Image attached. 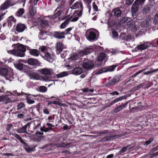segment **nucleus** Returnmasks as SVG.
Listing matches in <instances>:
<instances>
[{"label": "nucleus", "instance_id": "f257e3e1", "mask_svg": "<svg viewBox=\"0 0 158 158\" xmlns=\"http://www.w3.org/2000/svg\"><path fill=\"white\" fill-rule=\"evenodd\" d=\"M17 49L7 51L8 53L11 54L14 56L23 57L25 55L24 52L26 51V49L24 46L22 44H20L17 47Z\"/></svg>", "mask_w": 158, "mask_h": 158}, {"label": "nucleus", "instance_id": "f03ea898", "mask_svg": "<svg viewBox=\"0 0 158 158\" xmlns=\"http://www.w3.org/2000/svg\"><path fill=\"white\" fill-rule=\"evenodd\" d=\"M86 37L87 39L90 41H93L98 39L96 33L90 30L87 31L86 32Z\"/></svg>", "mask_w": 158, "mask_h": 158}, {"label": "nucleus", "instance_id": "7ed1b4c3", "mask_svg": "<svg viewBox=\"0 0 158 158\" xmlns=\"http://www.w3.org/2000/svg\"><path fill=\"white\" fill-rule=\"evenodd\" d=\"M94 66V62L91 60H84L82 64V67L84 69L89 70L92 69Z\"/></svg>", "mask_w": 158, "mask_h": 158}, {"label": "nucleus", "instance_id": "20e7f679", "mask_svg": "<svg viewBox=\"0 0 158 158\" xmlns=\"http://www.w3.org/2000/svg\"><path fill=\"white\" fill-rule=\"evenodd\" d=\"M150 44H151L150 42H146L143 44H142L137 45L135 48V50L136 51L138 50L142 51L143 50H145L148 48V45Z\"/></svg>", "mask_w": 158, "mask_h": 158}, {"label": "nucleus", "instance_id": "39448f33", "mask_svg": "<svg viewBox=\"0 0 158 158\" xmlns=\"http://www.w3.org/2000/svg\"><path fill=\"white\" fill-rule=\"evenodd\" d=\"M116 134H114L112 132H110L109 133L110 136L105 137L103 138L102 139L101 141L102 142L109 141L114 139L118 138L120 137L118 135H116Z\"/></svg>", "mask_w": 158, "mask_h": 158}, {"label": "nucleus", "instance_id": "423d86ee", "mask_svg": "<svg viewBox=\"0 0 158 158\" xmlns=\"http://www.w3.org/2000/svg\"><path fill=\"white\" fill-rule=\"evenodd\" d=\"M82 15V13L81 11L79 12L78 11H76L74 14L69 19H70V21L75 22L77 21L79 17H81Z\"/></svg>", "mask_w": 158, "mask_h": 158}, {"label": "nucleus", "instance_id": "0eeeda50", "mask_svg": "<svg viewBox=\"0 0 158 158\" xmlns=\"http://www.w3.org/2000/svg\"><path fill=\"white\" fill-rule=\"evenodd\" d=\"M13 6L10 1L6 0L4 3H2L0 6V10H7L10 6Z\"/></svg>", "mask_w": 158, "mask_h": 158}, {"label": "nucleus", "instance_id": "6e6552de", "mask_svg": "<svg viewBox=\"0 0 158 158\" xmlns=\"http://www.w3.org/2000/svg\"><path fill=\"white\" fill-rule=\"evenodd\" d=\"M67 34H65L64 31H55L53 33V36L56 39H62L65 38V35Z\"/></svg>", "mask_w": 158, "mask_h": 158}, {"label": "nucleus", "instance_id": "1a4fd4ad", "mask_svg": "<svg viewBox=\"0 0 158 158\" xmlns=\"http://www.w3.org/2000/svg\"><path fill=\"white\" fill-rule=\"evenodd\" d=\"M54 54L53 53H51L48 52H45L44 55L43 56V57H44L49 62H52L54 58Z\"/></svg>", "mask_w": 158, "mask_h": 158}, {"label": "nucleus", "instance_id": "9d476101", "mask_svg": "<svg viewBox=\"0 0 158 158\" xmlns=\"http://www.w3.org/2000/svg\"><path fill=\"white\" fill-rule=\"evenodd\" d=\"M30 124L31 123H28L21 128L17 129L16 130L17 132L19 133H25L29 134L27 131L26 129L27 127L28 126L30 127Z\"/></svg>", "mask_w": 158, "mask_h": 158}, {"label": "nucleus", "instance_id": "9b49d317", "mask_svg": "<svg viewBox=\"0 0 158 158\" xmlns=\"http://www.w3.org/2000/svg\"><path fill=\"white\" fill-rule=\"evenodd\" d=\"M14 75L13 70L11 69H10L4 77L6 80L11 81H13L14 79Z\"/></svg>", "mask_w": 158, "mask_h": 158}, {"label": "nucleus", "instance_id": "f8f14e48", "mask_svg": "<svg viewBox=\"0 0 158 158\" xmlns=\"http://www.w3.org/2000/svg\"><path fill=\"white\" fill-rule=\"evenodd\" d=\"M64 48V46L62 42H57L56 45V52L57 54H59Z\"/></svg>", "mask_w": 158, "mask_h": 158}, {"label": "nucleus", "instance_id": "ddd939ff", "mask_svg": "<svg viewBox=\"0 0 158 158\" xmlns=\"http://www.w3.org/2000/svg\"><path fill=\"white\" fill-rule=\"evenodd\" d=\"M26 28L27 27L25 24L19 23L17 24L16 27V30L18 32H23Z\"/></svg>", "mask_w": 158, "mask_h": 158}, {"label": "nucleus", "instance_id": "4468645a", "mask_svg": "<svg viewBox=\"0 0 158 158\" xmlns=\"http://www.w3.org/2000/svg\"><path fill=\"white\" fill-rule=\"evenodd\" d=\"M39 71L42 75H49L51 74L52 71L50 69L46 68L39 69Z\"/></svg>", "mask_w": 158, "mask_h": 158}, {"label": "nucleus", "instance_id": "2eb2a0df", "mask_svg": "<svg viewBox=\"0 0 158 158\" xmlns=\"http://www.w3.org/2000/svg\"><path fill=\"white\" fill-rule=\"evenodd\" d=\"M73 9H80V11L82 12L83 7L82 3L80 2H78L75 3L71 7Z\"/></svg>", "mask_w": 158, "mask_h": 158}, {"label": "nucleus", "instance_id": "dca6fc26", "mask_svg": "<svg viewBox=\"0 0 158 158\" xmlns=\"http://www.w3.org/2000/svg\"><path fill=\"white\" fill-rule=\"evenodd\" d=\"M92 51V50L91 48H87L80 51L79 52V53L81 56H82L84 55L89 54Z\"/></svg>", "mask_w": 158, "mask_h": 158}, {"label": "nucleus", "instance_id": "f3484780", "mask_svg": "<svg viewBox=\"0 0 158 158\" xmlns=\"http://www.w3.org/2000/svg\"><path fill=\"white\" fill-rule=\"evenodd\" d=\"M83 71V69L82 68L77 67L75 68L71 71V73L77 75L81 74Z\"/></svg>", "mask_w": 158, "mask_h": 158}, {"label": "nucleus", "instance_id": "a211bd4d", "mask_svg": "<svg viewBox=\"0 0 158 158\" xmlns=\"http://www.w3.org/2000/svg\"><path fill=\"white\" fill-rule=\"evenodd\" d=\"M132 36L131 35H127L124 33L121 34L120 38L122 40L129 41L131 40L132 39Z\"/></svg>", "mask_w": 158, "mask_h": 158}, {"label": "nucleus", "instance_id": "6ab92c4d", "mask_svg": "<svg viewBox=\"0 0 158 158\" xmlns=\"http://www.w3.org/2000/svg\"><path fill=\"white\" fill-rule=\"evenodd\" d=\"M11 101L7 95L0 96V102H3L5 104H6L8 103L11 102Z\"/></svg>", "mask_w": 158, "mask_h": 158}, {"label": "nucleus", "instance_id": "aec40b11", "mask_svg": "<svg viewBox=\"0 0 158 158\" xmlns=\"http://www.w3.org/2000/svg\"><path fill=\"white\" fill-rule=\"evenodd\" d=\"M29 53L31 55L36 57L38 56L40 54L39 51L36 49H30Z\"/></svg>", "mask_w": 158, "mask_h": 158}, {"label": "nucleus", "instance_id": "412c9836", "mask_svg": "<svg viewBox=\"0 0 158 158\" xmlns=\"http://www.w3.org/2000/svg\"><path fill=\"white\" fill-rule=\"evenodd\" d=\"M108 58V56L106 54H105L103 52H102L99 54V62L101 61H102L103 60L105 61L103 63V64H104L105 63V61ZM100 64L99 63V65Z\"/></svg>", "mask_w": 158, "mask_h": 158}, {"label": "nucleus", "instance_id": "4be33fe9", "mask_svg": "<svg viewBox=\"0 0 158 158\" xmlns=\"http://www.w3.org/2000/svg\"><path fill=\"white\" fill-rule=\"evenodd\" d=\"M22 144L24 145V149L28 153H30L31 152L34 151V148L31 147L27 143L24 142Z\"/></svg>", "mask_w": 158, "mask_h": 158}, {"label": "nucleus", "instance_id": "5701e85b", "mask_svg": "<svg viewBox=\"0 0 158 158\" xmlns=\"http://www.w3.org/2000/svg\"><path fill=\"white\" fill-rule=\"evenodd\" d=\"M30 78L31 79L35 80H39L40 79V76L39 75L35 73L31 72L29 74Z\"/></svg>", "mask_w": 158, "mask_h": 158}, {"label": "nucleus", "instance_id": "b1692460", "mask_svg": "<svg viewBox=\"0 0 158 158\" xmlns=\"http://www.w3.org/2000/svg\"><path fill=\"white\" fill-rule=\"evenodd\" d=\"M151 23V18H148L147 20H145L141 22V25L143 27H148Z\"/></svg>", "mask_w": 158, "mask_h": 158}, {"label": "nucleus", "instance_id": "393cba45", "mask_svg": "<svg viewBox=\"0 0 158 158\" xmlns=\"http://www.w3.org/2000/svg\"><path fill=\"white\" fill-rule=\"evenodd\" d=\"M27 62L29 65H35L38 63L37 60L33 58L29 59Z\"/></svg>", "mask_w": 158, "mask_h": 158}, {"label": "nucleus", "instance_id": "a878e982", "mask_svg": "<svg viewBox=\"0 0 158 158\" xmlns=\"http://www.w3.org/2000/svg\"><path fill=\"white\" fill-rule=\"evenodd\" d=\"M120 79V77L119 76H115L110 81L109 84L111 85H114Z\"/></svg>", "mask_w": 158, "mask_h": 158}, {"label": "nucleus", "instance_id": "bb28decb", "mask_svg": "<svg viewBox=\"0 0 158 158\" xmlns=\"http://www.w3.org/2000/svg\"><path fill=\"white\" fill-rule=\"evenodd\" d=\"M127 102L124 104H122L116 107L114 109V111L115 113H117L121 110L124 108H125L126 106L127 105Z\"/></svg>", "mask_w": 158, "mask_h": 158}, {"label": "nucleus", "instance_id": "cd10ccee", "mask_svg": "<svg viewBox=\"0 0 158 158\" xmlns=\"http://www.w3.org/2000/svg\"><path fill=\"white\" fill-rule=\"evenodd\" d=\"M10 69L6 68H0V75L1 76L4 77L6 74Z\"/></svg>", "mask_w": 158, "mask_h": 158}, {"label": "nucleus", "instance_id": "c85d7f7f", "mask_svg": "<svg viewBox=\"0 0 158 158\" xmlns=\"http://www.w3.org/2000/svg\"><path fill=\"white\" fill-rule=\"evenodd\" d=\"M16 21V19L13 16H11L8 18L7 23L10 26L12 25L13 23H15Z\"/></svg>", "mask_w": 158, "mask_h": 158}, {"label": "nucleus", "instance_id": "c756f323", "mask_svg": "<svg viewBox=\"0 0 158 158\" xmlns=\"http://www.w3.org/2000/svg\"><path fill=\"white\" fill-rule=\"evenodd\" d=\"M114 15L117 17H119L122 13L121 10L118 8H116L113 11Z\"/></svg>", "mask_w": 158, "mask_h": 158}, {"label": "nucleus", "instance_id": "7c9ffc66", "mask_svg": "<svg viewBox=\"0 0 158 158\" xmlns=\"http://www.w3.org/2000/svg\"><path fill=\"white\" fill-rule=\"evenodd\" d=\"M15 67L20 70H22L23 69V64L19 62H16L14 63Z\"/></svg>", "mask_w": 158, "mask_h": 158}, {"label": "nucleus", "instance_id": "2f4dec72", "mask_svg": "<svg viewBox=\"0 0 158 158\" xmlns=\"http://www.w3.org/2000/svg\"><path fill=\"white\" fill-rule=\"evenodd\" d=\"M104 52L108 53L109 54H110L111 55H114L117 53L116 50L113 49H110V50L106 49Z\"/></svg>", "mask_w": 158, "mask_h": 158}, {"label": "nucleus", "instance_id": "473e14b6", "mask_svg": "<svg viewBox=\"0 0 158 158\" xmlns=\"http://www.w3.org/2000/svg\"><path fill=\"white\" fill-rule=\"evenodd\" d=\"M151 6L149 5L145 6L143 9V12L144 13L148 14L150 11Z\"/></svg>", "mask_w": 158, "mask_h": 158}, {"label": "nucleus", "instance_id": "72a5a7b5", "mask_svg": "<svg viewBox=\"0 0 158 158\" xmlns=\"http://www.w3.org/2000/svg\"><path fill=\"white\" fill-rule=\"evenodd\" d=\"M47 90V88L44 86H40L38 87V91L42 92L44 93L46 92Z\"/></svg>", "mask_w": 158, "mask_h": 158}, {"label": "nucleus", "instance_id": "f704fd0d", "mask_svg": "<svg viewBox=\"0 0 158 158\" xmlns=\"http://www.w3.org/2000/svg\"><path fill=\"white\" fill-rule=\"evenodd\" d=\"M68 74L67 72L64 71L57 74L56 76L57 78H60L66 76Z\"/></svg>", "mask_w": 158, "mask_h": 158}, {"label": "nucleus", "instance_id": "c9c22d12", "mask_svg": "<svg viewBox=\"0 0 158 158\" xmlns=\"http://www.w3.org/2000/svg\"><path fill=\"white\" fill-rule=\"evenodd\" d=\"M24 10L23 8H20L16 12V15L17 16H21L24 13Z\"/></svg>", "mask_w": 158, "mask_h": 158}, {"label": "nucleus", "instance_id": "e433bc0d", "mask_svg": "<svg viewBox=\"0 0 158 158\" xmlns=\"http://www.w3.org/2000/svg\"><path fill=\"white\" fill-rule=\"evenodd\" d=\"M139 6L136 3H134L133 4V6L131 8L132 11L134 12H137L139 9Z\"/></svg>", "mask_w": 158, "mask_h": 158}, {"label": "nucleus", "instance_id": "4c0bfd02", "mask_svg": "<svg viewBox=\"0 0 158 158\" xmlns=\"http://www.w3.org/2000/svg\"><path fill=\"white\" fill-rule=\"evenodd\" d=\"M70 22L69 19H67L62 23L60 26V27L61 28H64Z\"/></svg>", "mask_w": 158, "mask_h": 158}, {"label": "nucleus", "instance_id": "58836bf2", "mask_svg": "<svg viewBox=\"0 0 158 158\" xmlns=\"http://www.w3.org/2000/svg\"><path fill=\"white\" fill-rule=\"evenodd\" d=\"M13 135L16 138L18 139L22 143H23L24 142L21 137L19 135L15 133L13 134Z\"/></svg>", "mask_w": 158, "mask_h": 158}, {"label": "nucleus", "instance_id": "ea45409f", "mask_svg": "<svg viewBox=\"0 0 158 158\" xmlns=\"http://www.w3.org/2000/svg\"><path fill=\"white\" fill-rule=\"evenodd\" d=\"M117 67V65H113L112 66H110L109 67L107 68V72H112L114 71L115 68Z\"/></svg>", "mask_w": 158, "mask_h": 158}, {"label": "nucleus", "instance_id": "a19ab883", "mask_svg": "<svg viewBox=\"0 0 158 158\" xmlns=\"http://www.w3.org/2000/svg\"><path fill=\"white\" fill-rule=\"evenodd\" d=\"M71 144L70 143H58L57 144V146L58 147H63L65 148L69 146V145Z\"/></svg>", "mask_w": 158, "mask_h": 158}, {"label": "nucleus", "instance_id": "79ce46f5", "mask_svg": "<svg viewBox=\"0 0 158 158\" xmlns=\"http://www.w3.org/2000/svg\"><path fill=\"white\" fill-rule=\"evenodd\" d=\"M65 5V2H64L61 1L59 5V6L56 9V10L58 9L62 10L64 8Z\"/></svg>", "mask_w": 158, "mask_h": 158}, {"label": "nucleus", "instance_id": "37998d69", "mask_svg": "<svg viewBox=\"0 0 158 158\" xmlns=\"http://www.w3.org/2000/svg\"><path fill=\"white\" fill-rule=\"evenodd\" d=\"M39 50H40L41 51L44 53V54H45V52H48L47 47L45 46H43L40 47L39 48Z\"/></svg>", "mask_w": 158, "mask_h": 158}, {"label": "nucleus", "instance_id": "c03bdc74", "mask_svg": "<svg viewBox=\"0 0 158 158\" xmlns=\"http://www.w3.org/2000/svg\"><path fill=\"white\" fill-rule=\"evenodd\" d=\"M36 10L35 6L32 7L30 10V13L31 16H33L36 13Z\"/></svg>", "mask_w": 158, "mask_h": 158}, {"label": "nucleus", "instance_id": "a18cd8bd", "mask_svg": "<svg viewBox=\"0 0 158 158\" xmlns=\"http://www.w3.org/2000/svg\"><path fill=\"white\" fill-rule=\"evenodd\" d=\"M130 148L129 146H127L126 147H123L122 149L119 151V153L121 154L122 153L124 152L127 151Z\"/></svg>", "mask_w": 158, "mask_h": 158}, {"label": "nucleus", "instance_id": "49530a36", "mask_svg": "<svg viewBox=\"0 0 158 158\" xmlns=\"http://www.w3.org/2000/svg\"><path fill=\"white\" fill-rule=\"evenodd\" d=\"M41 80L44 81H49L51 80V79L49 77L47 76H41Z\"/></svg>", "mask_w": 158, "mask_h": 158}, {"label": "nucleus", "instance_id": "de8ad7c7", "mask_svg": "<svg viewBox=\"0 0 158 158\" xmlns=\"http://www.w3.org/2000/svg\"><path fill=\"white\" fill-rule=\"evenodd\" d=\"M145 0H136L135 1L134 3H136L139 6L140 5H142L144 2Z\"/></svg>", "mask_w": 158, "mask_h": 158}, {"label": "nucleus", "instance_id": "09e8293b", "mask_svg": "<svg viewBox=\"0 0 158 158\" xmlns=\"http://www.w3.org/2000/svg\"><path fill=\"white\" fill-rule=\"evenodd\" d=\"M158 71V68L155 69H152V70L150 71H147L144 73V75H148L150 73H155Z\"/></svg>", "mask_w": 158, "mask_h": 158}, {"label": "nucleus", "instance_id": "8fccbe9b", "mask_svg": "<svg viewBox=\"0 0 158 158\" xmlns=\"http://www.w3.org/2000/svg\"><path fill=\"white\" fill-rule=\"evenodd\" d=\"M151 43V44L154 47H156V45L158 46V38L153 40Z\"/></svg>", "mask_w": 158, "mask_h": 158}, {"label": "nucleus", "instance_id": "3c124183", "mask_svg": "<svg viewBox=\"0 0 158 158\" xmlns=\"http://www.w3.org/2000/svg\"><path fill=\"white\" fill-rule=\"evenodd\" d=\"M82 90V91L84 92H93L94 91V89H89V88L88 87L83 89Z\"/></svg>", "mask_w": 158, "mask_h": 158}, {"label": "nucleus", "instance_id": "603ef678", "mask_svg": "<svg viewBox=\"0 0 158 158\" xmlns=\"http://www.w3.org/2000/svg\"><path fill=\"white\" fill-rule=\"evenodd\" d=\"M70 59L72 60H76L78 58V55L77 54H73L70 57Z\"/></svg>", "mask_w": 158, "mask_h": 158}, {"label": "nucleus", "instance_id": "864d4df0", "mask_svg": "<svg viewBox=\"0 0 158 158\" xmlns=\"http://www.w3.org/2000/svg\"><path fill=\"white\" fill-rule=\"evenodd\" d=\"M26 99L27 102L30 104H33L35 102V101L31 100L29 97H27Z\"/></svg>", "mask_w": 158, "mask_h": 158}, {"label": "nucleus", "instance_id": "5fc2aeb1", "mask_svg": "<svg viewBox=\"0 0 158 158\" xmlns=\"http://www.w3.org/2000/svg\"><path fill=\"white\" fill-rule=\"evenodd\" d=\"M25 107L24 104L22 102H20L18 105L17 109L19 110Z\"/></svg>", "mask_w": 158, "mask_h": 158}, {"label": "nucleus", "instance_id": "6e6d98bb", "mask_svg": "<svg viewBox=\"0 0 158 158\" xmlns=\"http://www.w3.org/2000/svg\"><path fill=\"white\" fill-rule=\"evenodd\" d=\"M153 23L156 25H158V14L156 15L155 16Z\"/></svg>", "mask_w": 158, "mask_h": 158}, {"label": "nucleus", "instance_id": "4d7b16f0", "mask_svg": "<svg viewBox=\"0 0 158 158\" xmlns=\"http://www.w3.org/2000/svg\"><path fill=\"white\" fill-rule=\"evenodd\" d=\"M107 72V69L106 68L104 67L99 69V74L102 73Z\"/></svg>", "mask_w": 158, "mask_h": 158}, {"label": "nucleus", "instance_id": "13d9d810", "mask_svg": "<svg viewBox=\"0 0 158 158\" xmlns=\"http://www.w3.org/2000/svg\"><path fill=\"white\" fill-rule=\"evenodd\" d=\"M113 37L114 38L117 39L118 38V35L117 32L115 31H113L112 32Z\"/></svg>", "mask_w": 158, "mask_h": 158}, {"label": "nucleus", "instance_id": "bf43d9fd", "mask_svg": "<svg viewBox=\"0 0 158 158\" xmlns=\"http://www.w3.org/2000/svg\"><path fill=\"white\" fill-rule=\"evenodd\" d=\"M52 103L53 104L58 105L60 106H63V104L62 103L57 101H52Z\"/></svg>", "mask_w": 158, "mask_h": 158}, {"label": "nucleus", "instance_id": "052dcab7", "mask_svg": "<svg viewBox=\"0 0 158 158\" xmlns=\"http://www.w3.org/2000/svg\"><path fill=\"white\" fill-rule=\"evenodd\" d=\"M153 140V139L152 138H150L149 139L145 142V144L148 145L150 144L151 142Z\"/></svg>", "mask_w": 158, "mask_h": 158}, {"label": "nucleus", "instance_id": "680f3d73", "mask_svg": "<svg viewBox=\"0 0 158 158\" xmlns=\"http://www.w3.org/2000/svg\"><path fill=\"white\" fill-rule=\"evenodd\" d=\"M123 98L122 97H120L117 98L114 100V103H115L117 102L120 101L121 100H122Z\"/></svg>", "mask_w": 158, "mask_h": 158}, {"label": "nucleus", "instance_id": "e2e57ef3", "mask_svg": "<svg viewBox=\"0 0 158 158\" xmlns=\"http://www.w3.org/2000/svg\"><path fill=\"white\" fill-rule=\"evenodd\" d=\"M132 23V21L130 18L127 20V21L126 22V24L128 26H130L131 25Z\"/></svg>", "mask_w": 158, "mask_h": 158}, {"label": "nucleus", "instance_id": "0e129e2a", "mask_svg": "<svg viewBox=\"0 0 158 158\" xmlns=\"http://www.w3.org/2000/svg\"><path fill=\"white\" fill-rule=\"evenodd\" d=\"M41 22L43 24L46 26H47L48 25V21L45 19L42 20Z\"/></svg>", "mask_w": 158, "mask_h": 158}, {"label": "nucleus", "instance_id": "69168bd1", "mask_svg": "<svg viewBox=\"0 0 158 158\" xmlns=\"http://www.w3.org/2000/svg\"><path fill=\"white\" fill-rule=\"evenodd\" d=\"M134 0H126V3L128 5H131L133 2Z\"/></svg>", "mask_w": 158, "mask_h": 158}, {"label": "nucleus", "instance_id": "338daca9", "mask_svg": "<svg viewBox=\"0 0 158 158\" xmlns=\"http://www.w3.org/2000/svg\"><path fill=\"white\" fill-rule=\"evenodd\" d=\"M138 27L137 26L135 25H133L131 30L133 31H135L138 30Z\"/></svg>", "mask_w": 158, "mask_h": 158}, {"label": "nucleus", "instance_id": "774afa93", "mask_svg": "<svg viewBox=\"0 0 158 158\" xmlns=\"http://www.w3.org/2000/svg\"><path fill=\"white\" fill-rule=\"evenodd\" d=\"M93 8L96 11H97L98 10V7L96 5L95 2H93Z\"/></svg>", "mask_w": 158, "mask_h": 158}]
</instances>
